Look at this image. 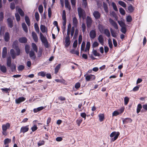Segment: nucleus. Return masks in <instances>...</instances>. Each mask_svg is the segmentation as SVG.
<instances>
[{"mask_svg": "<svg viewBox=\"0 0 147 147\" xmlns=\"http://www.w3.org/2000/svg\"><path fill=\"white\" fill-rule=\"evenodd\" d=\"M25 51L27 54L29 53V55L31 59L33 60H34L36 58V55L34 52L33 51H30V47L28 45H26L25 46Z\"/></svg>", "mask_w": 147, "mask_h": 147, "instance_id": "f257e3e1", "label": "nucleus"}, {"mask_svg": "<svg viewBox=\"0 0 147 147\" xmlns=\"http://www.w3.org/2000/svg\"><path fill=\"white\" fill-rule=\"evenodd\" d=\"M40 37L42 42L44 44L45 47L47 48H48L49 46L47 39L41 32L40 33Z\"/></svg>", "mask_w": 147, "mask_h": 147, "instance_id": "f03ea898", "label": "nucleus"}, {"mask_svg": "<svg viewBox=\"0 0 147 147\" xmlns=\"http://www.w3.org/2000/svg\"><path fill=\"white\" fill-rule=\"evenodd\" d=\"M78 15L80 18H82L84 20L86 17V15L85 11L80 7L78 8Z\"/></svg>", "mask_w": 147, "mask_h": 147, "instance_id": "7ed1b4c3", "label": "nucleus"}, {"mask_svg": "<svg viewBox=\"0 0 147 147\" xmlns=\"http://www.w3.org/2000/svg\"><path fill=\"white\" fill-rule=\"evenodd\" d=\"M120 135V133L119 132H116L115 131H113L111 133L110 135V137L113 138V136H115L113 138L111 139V142H113L116 140L118 138V137Z\"/></svg>", "mask_w": 147, "mask_h": 147, "instance_id": "20e7f679", "label": "nucleus"}, {"mask_svg": "<svg viewBox=\"0 0 147 147\" xmlns=\"http://www.w3.org/2000/svg\"><path fill=\"white\" fill-rule=\"evenodd\" d=\"M92 18L89 16H87L86 19V24L87 27L90 28L92 24Z\"/></svg>", "mask_w": 147, "mask_h": 147, "instance_id": "39448f33", "label": "nucleus"}, {"mask_svg": "<svg viewBox=\"0 0 147 147\" xmlns=\"http://www.w3.org/2000/svg\"><path fill=\"white\" fill-rule=\"evenodd\" d=\"M109 21L111 24L114 27L116 30L118 29V26L116 22L114 21L111 18L109 19Z\"/></svg>", "mask_w": 147, "mask_h": 147, "instance_id": "423d86ee", "label": "nucleus"}, {"mask_svg": "<svg viewBox=\"0 0 147 147\" xmlns=\"http://www.w3.org/2000/svg\"><path fill=\"white\" fill-rule=\"evenodd\" d=\"M96 78V76L94 75L90 74L87 75L85 77V79L86 81H89L90 80H94Z\"/></svg>", "mask_w": 147, "mask_h": 147, "instance_id": "0eeeda50", "label": "nucleus"}, {"mask_svg": "<svg viewBox=\"0 0 147 147\" xmlns=\"http://www.w3.org/2000/svg\"><path fill=\"white\" fill-rule=\"evenodd\" d=\"M93 15L95 18L96 20L98 19L101 17V14L97 11H94L93 13Z\"/></svg>", "mask_w": 147, "mask_h": 147, "instance_id": "6e6552de", "label": "nucleus"}, {"mask_svg": "<svg viewBox=\"0 0 147 147\" xmlns=\"http://www.w3.org/2000/svg\"><path fill=\"white\" fill-rule=\"evenodd\" d=\"M29 125H27L25 126L22 127L20 129V133H25L28 131L29 129Z\"/></svg>", "mask_w": 147, "mask_h": 147, "instance_id": "1a4fd4ad", "label": "nucleus"}, {"mask_svg": "<svg viewBox=\"0 0 147 147\" xmlns=\"http://www.w3.org/2000/svg\"><path fill=\"white\" fill-rule=\"evenodd\" d=\"M26 100V98L23 97H20L19 98L16 99L15 102L16 103L19 104L21 102L24 101Z\"/></svg>", "mask_w": 147, "mask_h": 147, "instance_id": "9d476101", "label": "nucleus"}, {"mask_svg": "<svg viewBox=\"0 0 147 147\" xmlns=\"http://www.w3.org/2000/svg\"><path fill=\"white\" fill-rule=\"evenodd\" d=\"M96 31L94 30H92L90 31V36L91 39H93L96 36Z\"/></svg>", "mask_w": 147, "mask_h": 147, "instance_id": "9b49d317", "label": "nucleus"}, {"mask_svg": "<svg viewBox=\"0 0 147 147\" xmlns=\"http://www.w3.org/2000/svg\"><path fill=\"white\" fill-rule=\"evenodd\" d=\"M90 47V42L87 41L86 42V47L85 50V52H87L88 54H89V51Z\"/></svg>", "mask_w": 147, "mask_h": 147, "instance_id": "f8f14e48", "label": "nucleus"}, {"mask_svg": "<svg viewBox=\"0 0 147 147\" xmlns=\"http://www.w3.org/2000/svg\"><path fill=\"white\" fill-rule=\"evenodd\" d=\"M32 35L33 39L35 42H37L38 41V38L37 36L36 33L34 31H33L32 33Z\"/></svg>", "mask_w": 147, "mask_h": 147, "instance_id": "ddd939ff", "label": "nucleus"}, {"mask_svg": "<svg viewBox=\"0 0 147 147\" xmlns=\"http://www.w3.org/2000/svg\"><path fill=\"white\" fill-rule=\"evenodd\" d=\"M4 39L5 42H8L10 39V35L8 32L5 33L4 36Z\"/></svg>", "mask_w": 147, "mask_h": 147, "instance_id": "4468645a", "label": "nucleus"}, {"mask_svg": "<svg viewBox=\"0 0 147 147\" xmlns=\"http://www.w3.org/2000/svg\"><path fill=\"white\" fill-rule=\"evenodd\" d=\"M18 40L21 43H26L27 42L28 40L25 37H22L19 38Z\"/></svg>", "mask_w": 147, "mask_h": 147, "instance_id": "2eb2a0df", "label": "nucleus"}, {"mask_svg": "<svg viewBox=\"0 0 147 147\" xmlns=\"http://www.w3.org/2000/svg\"><path fill=\"white\" fill-rule=\"evenodd\" d=\"M10 124L9 123H7L5 124H4L2 125V129L4 130H6L7 129L10 128Z\"/></svg>", "mask_w": 147, "mask_h": 147, "instance_id": "dca6fc26", "label": "nucleus"}, {"mask_svg": "<svg viewBox=\"0 0 147 147\" xmlns=\"http://www.w3.org/2000/svg\"><path fill=\"white\" fill-rule=\"evenodd\" d=\"M65 6L66 8H67L70 11L71 9V5H70L68 0H64Z\"/></svg>", "mask_w": 147, "mask_h": 147, "instance_id": "f3484780", "label": "nucleus"}, {"mask_svg": "<svg viewBox=\"0 0 147 147\" xmlns=\"http://www.w3.org/2000/svg\"><path fill=\"white\" fill-rule=\"evenodd\" d=\"M7 21V22L8 26L10 28H11L13 27V21L11 18H8Z\"/></svg>", "mask_w": 147, "mask_h": 147, "instance_id": "a211bd4d", "label": "nucleus"}, {"mask_svg": "<svg viewBox=\"0 0 147 147\" xmlns=\"http://www.w3.org/2000/svg\"><path fill=\"white\" fill-rule=\"evenodd\" d=\"M98 40L101 44L103 45L104 44V38L102 35H100L98 37Z\"/></svg>", "mask_w": 147, "mask_h": 147, "instance_id": "6ab92c4d", "label": "nucleus"}, {"mask_svg": "<svg viewBox=\"0 0 147 147\" xmlns=\"http://www.w3.org/2000/svg\"><path fill=\"white\" fill-rule=\"evenodd\" d=\"M65 47H69L70 43V38H65Z\"/></svg>", "mask_w": 147, "mask_h": 147, "instance_id": "aec40b11", "label": "nucleus"}, {"mask_svg": "<svg viewBox=\"0 0 147 147\" xmlns=\"http://www.w3.org/2000/svg\"><path fill=\"white\" fill-rule=\"evenodd\" d=\"M132 120L131 118H126L124 119L123 121V124H125L128 123H131Z\"/></svg>", "mask_w": 147, "mask_h": 147, "instance_id": "412c9836", "label": "nucleus"}, {"mask_svg": "<svg viewBox=\"0 0 147 147\" xmlns=\"http://www.w3.org/2000/svg\"><path fill=\"white\" fill-rule=\"evenodd\" d=\"M37 121V120H34L33 121V123L34 124L33 126L32 127L31 129L33 132H34L36 130L38 129V127L35 124L36 122Z\"/></svg>", "mask_w": 147, "mask_h": 147, "instance_id": "4be33fe9", "label": "nucleus"}, {"mask_svg": "<svg viewBox=\"0 0 147 147\" xmlns=\"http://www.w3.org/2000/svg\"><path fill=\"white\" fill-rule=\"evenodd\" d=\"M11 59L10 57H8L7 58V64L8 67H10L11 65Z\"/></svg>", "mask_w": 147, "mask_h": 147, "instance_id": "5701e85b", "label": "nucleus"}, {"mask_svg": "<svg viewBox=\"0 0 147 147\" xmlns=\"http://www.w3.org/2000/svg\"><path fill=\"white\" fill-rule=\"evenodd\" d=\"M25 20L28 26H29L30 25V21L29 17L27 16L25 17Z\"/></svg>", "mask_w": 147, "mask_h": 147, "instance_id": "b1692460", "label": "nucleus"}, {"mask_svg": "<svg viewBox=\"0 0 147 147\" xmlns=\"http://www.w3.org/2000/svg\"><path fill=\"white\" fill-rule=\"evenodd\" d=\"M10 53L12 58L13 59H14L16 58V54L13 49H11L10 50Z\"/></svg>", "mask_w": 147, "mask_h": 147, "instance_id": "393cba45", "label": "nucleus"}, {"mask_svg": "<svg viewBox=\"0 0 147 147\" xmlns=\"http://www.w3.org/2000/svg\"><path fill=\"white\" fill-rule=\"evenodd\" d=\"M103 5L104 11L106 13H108L109 10L107 4L105 2H103Z\"/></svg>", "mask_w": 147, "mask_h": 147, "instance_id": "a878e982", "label": "nucleus"}, {"mask_svg": "<svg viewBox=\"0 0 147 147\" xmlns=\"http://www.w3.org/2000/svg\"><path fill=\"white\" fill-rule=\"evenodd\" d=\"M22 27L26 32H28V29L25 23H23L22 24Z\"/></svg>", "mask_w": 147, "mask_h": 147, "instance_id": "bb28decb", "label": "nucleus"}, {"mask_svg": "<svg viewBox=\"0 0 147 147\" xmlns=\"http://www.w3.org/2000/svg\"><path fill=\"white\" fill-rule=\"evenodd\" d=\"M61 66V64L59 63L58 65L56 66L55 68V74H57L59 71V70Z\"/></svg>", "mask_w": 147, "mask_h": 147, "instance_id": "cd10ccee", "label": "nucleus"}, {"mask_svg": "<svg viewBox=\"0 0 147 147\" xmlns=\"http://www.w3.org/2000/svg\"><path fill=\"white\" fill-rule=\"evenodd\" d=\"M32 46L33 50L36 53H37L38 52V48L36 45L34 43H32Z\"/></svg>", "mask_w": 147, "mask_h": 147, "instance_id": "c85d7f7f", "label": "nucleus"}, {"mask_svg": "<svg viewBox=\"0 0 147 147\" xmlns=\"http://www.w3.org/2000/svg\"><path fill=\"white\" fill-rule=\"evenodd\" d=\"M128 10L129 13H132L134 11V8L131 4H130L128 7Z\"/></svg>", "mask_w": 147, "mask_h": 147, "instance_id": "c756f323", "label": "nucleus"}, {"mask_svg": "<svg viewBox=\"0 0 147 147\" xmlns=\"http://www.w3.org/2000/svg\"><path fill=\"white\" fill-rule=\"evenodd\" d=\"M44 109L43 107H40L37 108V109H34L33 110V111L34 113H36L38 111H40Z\"/></svg>", "mask_w": 147, "mask_h": 147, "instance_id": "7c9ffc66", "label": "nucleus"}, {"mask_svg": "<svg viewBox=\"0 0 147 147\" xmlns=\"http://www.w3.org/2000/svg\"><path fill=\"white\" fill-rule=\"evenodd\" d=\"M104 33L107 37H109L110 36V33L108 29H105L104 31Z\"/></svg>", "mask_w": 147, "mask_h": 147, "instance_id": "2f4dec72", "label": "nucleus"}, {"mask_svg": "<svg viewBox=\"0 0 147 147\" xmlns=\"http://www.w3.org/2000/svg\"><path fill=\"white\" fill-rule=\"evenodd\" d=\"M86 43L85 42L83 41L82 43L81 47V54L82 52V51H85V46Z\"/></svg>", "mask_w": 147, "mask_h": 147, "instance_id": "473e14b6", "label": "nucleus"}, {"mask_svg": "<svg viewBox=\"0 0 147 147\" xmlns=\"http://www.w3.org/2000/svg\"><path fill=\"white\" fill-rule=\"evenodd\" d=\"M99 120L100 121H103L105 119V115L103 114H100L98 115Z\"/></svg>", "mask_w": 147, "mask_h": 147, "instance_id": "72a5a7b5", "label": "nucleus"}, {"mask_svg": "<svg viewBox=\"0 0 147 147\" xmlns=\"http://www.w3.org/2000/svg\"><path fill=\"white\" fill-rule=\"evenodd\" d=\"M46 72L44 71H41L39 72L38 73V76H41L42 77H44L46 76Z\"/></svg>", "mask_w": 147, "mask_h": 147, "instance_id": "f704fd0d", "label": "nucleus"}, {"mask_svg": "<svg viewBox=\"0 0 147 147\" xmlns=\"http://www.w3.org/2000/svg\"><path fill=\"white\" fill-rule=\"evenodd\" d=\"M18 41L17 40H15L13 43V48H16L19 47L18 46Z\"/></svg>", "mask_w": 147, "mask_h": 147, "instance_id": "c9c22d12", "label": "nucleus"}, {"mask_svg": "<svg viewBox=\"0 0 147 147\" xmlns=\"http://www.w3.org/2000/svg\"><path fill=\"white\" fill-rule=\"evenodd\" d=\"M34 27L35 31L37 33H39V29L37 23H35L34 24Z\"/></svg>", "mask_w": 147, "mask_h": 147, "instance_id": "e433bc0d", "label": "nucleus"}, {"mask_svg": "<svg viewBox=\"0 0 147 147\" xmlns=\"http://www.w3.org/2000/svg\"><path fill=\"white\" fill-rule=\"evenodd\" d=\"M83 121V119L82 118H80L76 120V123L78 126H80V124Z\"/></svg>", "mask_w": 147, "mask_h": 147, "instance_id": "4c0bfd02", "label": "nucleus"}, {"mask_svg": "<svg viewBox=\"0 0 147 147\" xmlns=\"http://www.w3.org/2000/svg\"><path fill=\"white\" fill-rule=\"evenodd\" d=\"M78 23V21L76 17H74L73 18V23L74 26H76Z\"/></svg>", "mask_w": 147, "mask_h": 147, "instance_id": "58836bf2", "label": "nucleus"}, {"mask_svg": "<svg viewBox=\"0 0 147 147\" xmlns=\"http://www.w3.org/2000/svg\"><path fill=\"white\" fill-rule=\"evenodd\" d=\"M118 22L121 28L126 26V25H125L124 22L122 21H118Z\"/></svg>", "mask_w": 147, "mask_h": 147, "instance_id": "ea45409f", "label": "nucleus"}, {"mask_svg": "<svg viewBox=\"0 0 147 147\" xmlns=\"http://www.w3.org/2000/svg\"><path fill=\"white\" fill-rule=\"evenodd\" d=\"M11 142V140L9 138H6L4 141V145L8 144Z\"/></svg>", "mask_w": 147, "mask_h": 147, "instance_id": "a19ab883", "label": "nucleus"}, {"mask_svg": "<svg viewBox=\"0 0 147 147\" xmlns=\"http://www.w3.org/2000/svg\"><path fill=\"white\" fill-rule=\"evenodd\" d=\"M0 69L1 71L3 73H5L7 71V69L4 65H2L0 67Z\"/></svg>", "mask_w": 147, "mask_h": 147, "instance_id": "79ce46f5", "label": "nucleus"}, {"mask_svg": "<svg viewBox=\"0 0 147 147\" xmlns=\"http://www.w3.org/2000/svg\"><path fill=\"white\" fill-rule=\"evenodd\" d=\"M142 107L141 104H139L138 105L137 109V113H139L140 112Z\"/></svg>", "mask_w": 147, "mask_h": 147, "instance_id": "37998d69", "label": "nucleus"}, {"mask_svg": "<svg viewBox=\"0 0 147 147\" xmlns=\"http://www.w3.org/2000/svg\"><path fill=\"white\" fill-rule=\"evenodd\" d=\"M40 29L42 33H45L46 32V28L45 25H41L40 26Z\"/></svg>", "mask_w": 147, "mask_h": 147, "instance_id": "c03bdc74", "label": "nucleus"}, {"mask_svg": "<svg viewBox=\"0 0 147 147\" xmlns=\"http://www.w3.org/2000/svg\"><path fill=\"white\" fill-rule=\"evenodd\" d=\"M18 11L21 16H24V13L21 8H19L18 9Z\"/></svg>", "mask_w": 147, "mask_h": 147, "instance_id": "a18cd8bd", "label": "nucleus"}, {"mask_svg": "<svg viewBox=\"0 0 147 147\" xmlns=\"http://www.w3.org/2000/svg\"><path fill=\"white\" fill-rule=\"evenodd\" d=\"M70 52L73 54H76L78 55H79V53L78 51H76L74 49H72L71 50Z\"/></svg>", "mask_w": 147, "mask_h": 147, "instance_id": "49530a36", "label": "nucleus"}, {"mask_svg": "<svg viewBox=\"0 0 147 147\" xmlns=\"http://www.w3.org/2000/svg\"><path fill=\"white\" fill-rule=\"evenodd\" d=\"M92 53L95 56H99L100 55V54L97 52L96 50L93 49L92 51Z\"/></svg>", "mask_w": 147, "mask_h": 147, "instance_id": "de8ad7c7", "label": "nucleus"}, {"mask_svg": "<svg viewBox=\"0 0 147 147\" xmlns=\"http://www.w3.org/2000/svg\"><path fill=\"white\" fill-rule=\"evenodd\" d=\"M119 4L123 7H126V4L124 2L122 1H119L118 2Z\"/></svg>", "mask_w": 147, "mask_h": 147, "instance_id": "09e8293b", "label": "nucleus"}, {"mask_svg": "<svg viewBox=\"0 0 147 147\" xmlns=\"http://www.w3.org/2000/svg\"><path fill=\"white\" fill-rule=\"evenodd\" d=\"M38 9L39 13H41L43 12V6L42 5H40L38 7Z\"/></svg>", "mask_w": 147, "mask_h": 147, "instance_id": "8fccbe9b", "label": "nucleus"}, {"mask_svg": "<svg viewBox=\"0 0 147 147\" xmlns=\"http://www.w3.org/2000/svg\"><path fill=\"white\" fill-rule=\"evenodd\" d=\"M129 101V98L127 96L125 97L124 98V105H127Z\"/></svg>", "mask_w": 147, "mask_h": 147, "instance_id": "3c124183", "label": "nucleus"}, {"mask_svg": "<svg viewBox=\"0 0 147 147\" xmlns=\"http://www.w3.org/2000/svg\"><path fill=\"white\" fill-rule=\"evenodd\" d=\"M110 31L112 36L114 38L116 37L117 36L116 32H114L111 28L110 29Z\"/></svg>", "mask_w": 147, "mask_h": 147, "instance_id": "603ef678", "label": "nucleus"}, {"mask_svg": "<svg viewBox=\"0 0 147 147\" xmlns=\"http://www.w3.org/2000/svg\"><path fill=\"white\" fill-rule=\"evenodd\" d=\"M15 16L17 21L19 22L20 20V18L19 14L17 13H16L15 14Z\"/></svg>", "mask_w": 147, "mask_h": 147, "instance_id": "864d4df0", "label": "nucleus"}, {"mask_svg": "<svg viewBox=\"0 0 147 147\" xmlns=\"http://www.w3.org/2000/svg\"><path fill=\"white\" fill-rule=\"evenodd\" d=\"M80 83L79 82H77L75 84L74 87L76 89H78L80 87Z\"/></svg>", "mask_w": 147, "mask_h": 147, "instance_id": "5fc2aeb1", "label": "nucleus"}, {"mask_svg": "<svg viewBox=\"0 0 147 147\" xmlns=\"http://www.w3.org/2000/svg\"><path fill=\"white\" fill-rule=\"evenodd\" d=\"M10 67L12 72H13L16 70V66L14 64L12 65Z\"/></svg>", "mask_w": 147, "mask_h": 147, "instance_id": "6e6d98bb", "label": "nucleus"}, {"mask_svg": "<svg viewBox=\"0 0 147 147\" xmlns=\"http://www.w3.org/2000/svg\"><path fill=\"white\" fill-rule=\"evenodd\" d=\"M132 20V18L131 16L129 15L127 16L126 18V21L127 22H130Z\"/></svg>", "mask_w": 147, "mask_h": 147, "instance_id": "4d7b16f0", "label": "nucleus"}, {"mask_svg": "<svg viewBox=\"0 0 147 147\" xmlns=\"http://www.w3.org/2000/svg\"><path fill=\"white\" fill-rule=\"evenodd\" d=\"M62 18L63 20H66V12L65 10H63V11Z\"/></svg>", "mask_w": 147, "mask_h": 147, "instance_id": "13d9d810", "label": "nucleus"}, {"mask_svg": "<svg viewBox=\"0 0 147 147\" xmlns=\"http://www.w3.org/2000/svg\"><path fill=\"white\" fill-rule=\"evenodd\" d=\"M98 28L100 31H104V26L102 25H99L98 26Z\"/></svg>", "mask_w": 147, "mask_h": 147, "instance_id": "bf43d9fd", "label": "nucleus"}, {"mask_svg": "<svg viewBox=\"0 0 147 147\" xmlns=\"http://www.w3.org/2000/svg\"><path fill=\"white\" fill-rule=\"evenodd\" d=\"M119 12L120 13L123 15H124L125 14V11L121 7L119 8Z\"/></svg>", "mask_w": 147, "mask_h": 147, "instance_id": "052dcab7", "label": "nucleus"}, {"mask_svg": "<svg viewBox=\"0 0 147 147\" xmlns=\"http://www.w3.org/2000/svg\"><path fill=\"white\" fill-rule=\"evenodd\" d=\"M82 30L83 32H84L86 29V26L84 23H82L81 26Z\"/></svg>", "mask_w": 147, "mask_h": 147, "instance_id": "680f3d73", "label": "nucleus"}, {"mask_svg": "<svg viewBox=\"0 0 147 147\" xmlns=\"http://www.w3.org/2000/svg\"><path fill=\"white\" fill-rule=\"evenodd\" d=\"M112 6L114 9L115 11H118V9L115 3L113 2L112 3Z\"/></svg>", "mask_w": 147, "mask_h": 147, "instance_id": "e2e57ef3", "label": "nucleus"}, {"mask_svg": "<svg viewBox=\"0 0 147 147\" xmlns=\"http://www.w3.org/2000/svg\"><path fill=\"white\" fill-rule=\"evenodd\" d=\"M121 31L123 34H125L127 32L126 26L121 28Z\"/></svg>", "mask_w": 147, "mask_h": 147, "instance_id": "0e129e2a", "label": "nucleus"}, {"mask_svg": "<svg viewBox=\"0 0 147 147\" xmlns=\"http://www.w3.org/2000/svg\"><path fill=\"white\" fill-rule=\"evenodd\" d=\"M39 15L38 13L36 12L35 13V17L36 20L38 22L39 20Z\"/></svg>", "mask_w": 147, "mask_h": 147, "instance_id": "69168bd1", "label": "nucleus"}, {"mask_svg": "<svg viewBox=\"0 0 147 147\" xmlns=\"http://www.w3.org/2000/svg\"><path fill=\"white\" fill-rule=\"evenodd\" d=\"M14 49L17 52L16 55L18 56L19 55L20 53V50L19 47H18Z\"/></svg>", "mask_w": 147, "mask_h": 147, "instance_id": "338daca9", "label": "nucleus"}, {"mask_svg": "<svg viewBox=\"0 0 147 147\" xmlns=\"http://www.w3.org/2000/svg\"><path fill=\"white\" fill-rule=\"evenodd\" d=\"M119 114V112L117 111H114L112 113V116H116Z\"/></svg>", "mask_w": 147, "mask_h": 147, "instance_id": "774afa93", "label": "nucleus"}]
</instances>
